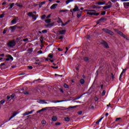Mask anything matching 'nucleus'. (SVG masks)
<instances>
[{
  "instance_id": "f257e3e1",
  "label": "nucleus",
  "mask_w": 129,
  "mask_h": 129,
  "mask_svg": "<svg viewBox=\"0 0 129 129\" xmlns=\"http://www.w3.org/2000/svg\"><path fill=\"white\" fill-rule=\"evenodd\" d=\"M8 47H10V48H13V47H15L16 45V42L14 40H12L9 41L7 44Z\"/></svg>"
},
{
  "instance_id": "f03ea898",
  "label": "nucleus",
  "mask_w": 129,
  "mask_h": 129,
  "mask_svg": "<svg viewBox=\"0 0 129 129\" xmlns=\"http://www.w3.org/2000/svg\"><path fill=\"white\" fill-rule=\"evenodd\" d=\"M27 16L29 17H32L33 20L36 21L37 20V16H36L33 12H29L27 14Z\"/></svg>"
},
{
  "instance_id": "7ed1b4c3",
  "label": "nucleus",
  "mask_w": 129,
  "mask_h": 129,
  "mask_svg": "<svg viewBox=\"0 0 129 129\" xmlns=\"http://www.w3.org/2000/svg\"><path fill=\"white\" fill-rule=\"evenodd\" d=\"M114 31L115 32H116V33H117V34H118V35H120V36H121V37H123V38H124V39H126V40H127L126 36L125 35H124V34H123V33H122V32L117 30V29H114Z\"/></svg>"
},
{
  "instance_id": "20e7f679",
  "label": "nucleus",
  "mask_w": 129,
  "mask_h": 129,
  "mask_svg": "<svg viewBox=\"0 0 129 129\" xmlns=\"http://www.w3.org/2000/svg\"><path fill=\"white\" fill-rule=\"evenodd\" d=\"M7 58L6 59V61H10V60H12L13 61V60H14V57H13V56H12V55H10V54H7L6 55Z\"/></svg>"
},
{
  "instance_id": "39448f33",
  "label": "nucleus",
  "mask_w": 129,
  "mask_h": 129,
  "mask_svg": "<svg viewBox=\"0 0 129 129\" xmlns=\"http://www.w3.org/2000/svg\"><path fill=\"white\" fill-rule=\"evenodd\" d=\"M17 114H19V112H14L12 116L10 117V118L9 119L8 121L11 120V119H12V118H14V117H15V116H16V115H17Z\"/></svg>"
},
{
  "instance_id": "423d86ee",
  "label": "nucleus",
  "mask_w": 129,
  "mask_h": 129,
  "mask_svg": "<svg viewBox=\"0 0 129 129\" xmlns=\"http://www.w3.org/2000/svg\"><path fill=\"white\" fill-rule=\"evenodd\" d=\"M18 20L19 19L18 18V17H15L14 19H13L11 21V24H12V25H15V24H17V22H18Z\"/></svg>"
},
{
  "instance_id": "0eeeda50",
  "label": "nucleus",
  "mask_w": 129,
  "mask_h": 129,
  "mask_svg": "<svg viewBox=\"0 0 129 129\" xmlns=\"http://www.w3.org/2000/svg\"><path fill=\"white\" fill-rule=\"evenodd\" d=\"M37 102L38 103H40V104H48V103H47V102L43 100H39L37 101Z\"/></svg>"
},
{
  "instance_id": "6e6552de",
  "label": "nucleus",
  "mask_w": 129,
  "mask_h": 129,
  "mask_svg": "<svg viewBox=\"0 0 129 129\" xmlns=\"http://www.w3.org/2000/svg\"><path fill=\"white\" fill-rule=\"evenodd\" d=\"M35 111V110H32L29 112H26L25 113L23 114V115H29V114H31V113H33Z\"/></svg>"
},
{
  "instance_id": "1a4fd4ad",
  "label": "nucleus",
  "mask_w": 129,
  "mask_h": 129,
  "mask_svg": "<svg viewBox=\"0 0 129 129\" xmlns=\"http://www.w3.org/2000/svg\"><path fill=\"white\" fill-rule=\"evenodd\" d=\"M57 6H58V4H53V5L50 7L51 10H55V9H56V7H57Z\"/></svg>"
},
{
  "instance_id": "9d476101",
  "label": "nucleus",
  "mask_w": 129,
  "mask_h": 129,
  "mask_svg": "<svg viewBox=\"0 0 129 129\" xmlns=\"http://www.w3.org/2000/svg\"><path fill=\"white\" fill-rule=\"evenodd\" d=\"M73 12H78L79 10V8H78V6H75V8L73 10Z\"/></svg>"
},
{
  "instance_id": "9b49d317",
  "label": "nucleus",
  "mask_w": 129,
  "mask_h": 129,
  "mask_svg": "<svg viewBox=\"0 0 129 129\" xmlns=\"http://www.w3.org/2000/svg\"><path fill=\"white\" fill-rule=\"evenodd\" d=\"M88 12H94V16H99V13H96L95 10H88Z\"/></svg>"
},
{
  "instance_id": "f8f14e48",
  "label": "nucleus",
  "mask_w": 129,
  "mask_h": 129,
  "mask_svg": "<svg viewBox=\"0 0 129 129\" xmlns=\"http://www.w3.org/2000/svg\"><path fill=\"white\" fill-rule=\"evenodd\" d=\"M97 5H99V6H103V5H105V1L98 2Z\"/></svg>"
},
{
  "instance_id": "ddd939ff",
  "label": "nucleus",
  "mask_w": 129,
  "mask_h": 129,
  "mask_svg": "<svg viewBox=\"0 0 129 129\" xmlns=\"http://www.w3.org/2000/svg\"><path fill=\"white\" fill-rule=\"evenodd\" d=\"M110 8H111V5L104 6L103 7V9L104 10H107L108 9H110Z\"/></svg>"
},
{
  "instance_id": "4468645a",
  "label": "nucleus",
  "mask_w": 129,
  "mask_h": 129,
  "mask_svg": "<svg viewBox=\"0 0 129 129\" xmlns=\"http://www.w3.org/2000/svg\"><path fill=\"white\" fill-rule=\"evenodd\" d=\"M125 71H126V69H123L122 72H121L119 78H121L122 77V74H123V73H125Z\"/></svg>"
},
{
  "instance_id": "2eb2a0df",
  "label": "nucleus",
  "mask_w": 129,
  "mask_h": 129,
  "mask_svg": "<svg viewBox=\"0 0 129 129\" xmlns=\"http://www.w3.org/2000/svg\"><path fill=\"white\" fill-rule=\"evenodd\" d=\"M16 26H11L10 27V30H11L12 31V32H14V31H15V29L16 28Z\"/></svg>"
},
{
  "instance_id": "dca6fc26",
  "label": "nucleus",
  "mask_w": 129,
  "mask_h": 129,
  "mask_svg": "<svg viewBox=\"0 0 129 129\" xmlns=\"http://www.w3.org/2000/svg\"><path fill=\"white\" fill-rule=\"evenodd\" d=\"M102 119H103V117H101L98 121H97L96 122V124H99V123L100 122V121H101V120H102Z\"/></svg>"
},
{
  "instance_id": "f3484780",
  "label": "nucleus",
  "mask_w": 129,
  "mask_h": 129,
  "mask_svg": "<svg viewBox=\"0 0 129 129\" xmlns=\"http://www.w3.org/2000/svg\"><path fill=\"white\" fill-rule=\"evenodd\" d=\"M102 44H103L105 48H108V44L105 41H103Z\"/></svg>"
},
{
  "instance_id": "a211bd4d",
  "label": "nucleus",
  "mask_w": 129,
  "mask_h": 129,
  "mask_svg": "<svg viewBox=\"0 0 129 129\" xmlns=\"http://www.w3.org/2000/svg\"><path fill=\"white\" fill-rule=\"evenodd\" d=\"M57 116H52V117L51 118V119L53 121H56L57 120Z\"/></svg>"
},
{
  "instance_id": "6ab92c4d",
  "label": "nucleus",
  "mask_w": 129,
  "mask_h": 129,
  "mask_svg": "<svg viewBox=\"0 0 129 129\" xmlns=\"http://www.w3.org/2000/svg\"><path fill=\"white\" fill-rule=\"evenodd\" d=\"M66 32V30H63L59 31V34L60 35H64V34H65Z\"/></svg>"
},
{
  "instance_id": "aec40b11",
  "label": "nucleus",
  "mask_w": 129,
  "mask_h": 129,
  "mask_svg": "<svg viewBox=\"0 0 129 129\" xmlns=\"http://www.w3.org/2000/svg\"><path fill=\"white\" fill-rule=\"evenodd\" d=\"M82 14V12H80V13H78L77 15V18H80V17H81V15Z\"/></svg>"
},
{
  "instance_id": "412c9836",
  "label": "nucleus",
  "mask_w": 129,
  "mask_h": 129,
  "mask_svg": "<svg viewBox=\"0 0 129 129\" xmlns=\"http://www.w3.org/2000/svg\"><path fill=\"white\" fill-rule=\"evenodd\" d=\"M14 6H15V3H12V4H10L9 5V9H13V7H14Z\"/></svg>"
},
{
  "instance_id": "4be33fe9",
  "label": "nucleus",
  "mask_w": 129,
  "mask_h": 129,
  "mask_svg": "<svg viewBox=\"0 0 129 129\" xmlns=\"http://www.w3.org/2000/svg\"><path fill=\"white\" fill-rule=\"evenodd\" d=\"M104 20V19H103V18H101L100 19H99V20H98V21H97V24H99V23H101V21H103Z\"/></svg>"
},
{
  "instance_id": "5701e85b",
  "label": "nucleus",
  "mask_w": 129,
  "mask_h": 129,
  "mask_svg": "<svg viewBox=\"0 0 129 129\" xmlns=\"http://www.w3.org/2000/svg\"><path fill=\"white\" fill-rule=\"evenodd\" d=\"M90 11H89L87 13V15H90V16H94V12H90Z\"/></svg>"
},
{
  "instance_id": "b1692460",
  "label": "nucleus",
  "mask_w": 129,
  "mask_h": 129,
  "mask_svg": "<svg viewBox=\"0 0 129 129\" xmlns=\"http://www.w3.org/2000/svg\"><path fill=\"white\" fill-rule=\"evenodd\" d=\"M76 107H77V106H70L69 108H67V109H71L73 108H76Z\"/></svg>"
},
{
  "instance_id": "393cba45",
  "label": "nucleus",
  "mask_w": 129,
  "mask_h": 129,
  "mask_svg": "<svg viewBox=\"0 0 129 129\" xmlns=\"http://www.w3.org/2000/svg\"><path fill=\"white\" fill-rule=\"evenodd\" d=\"M67 12H68V10H62L59 11V13H66Z\"/></svg>"
},
{
  "instance_id": "a878e982",
  "label": "nucleus",
  "mask_w": 129,
  "mask_h": 129,
  "mask_svg": "<svg viewBox=\"0 0 129 129\" xmlns=\"http://www.w3.org/2000/svg\"><path fill=\"white\" fill-rule=\"evenodd\" d=\"M72 2H73V0H67L66 2V4L67 5H68L69 4H70V3H72Z\"/></svg>"
},
{
  "instance_id": "bb28decb",
  "label": "nucleus",
  "mask_w": 129,
  "mask_h": 129,
  "mask_svg": "<svg viewBox=\"0 0 129 129\" xmlns=\"http://www.w3.org/2000/svg\"><path fill=\"white\" fill-rule=\"evenodd\" d=\"M103 31H104L105 32V33H107V34H108L109 33V30L108 29H103Z\"/></svg>"
},
{
  "instance_id": "cd10ccee",
  "label": "nucleus",
  "mask_w": 129,
  "mask_h": 129,
  "mask_svg": "<svg viewBox=\"0 0 129 129\" xmlns=\"http://www.w3.org/2000/svg\"><path fill=\"white\" fill-rule=\"evenodd\" d=\"M40 41L41 43H43V41H44V37L41 36L40 38Z\"/></svg>"
},
{
  "instance_id": "c85d7f7f",
  "label": "nucleus",
  "mask_w": 129,
  "mask_h": 129,
  "mask_svg": "<svg viewBox=\"0 0 129 129\" xmlns=\"http://www.w3.org/2000/svg\"><path fill=\"white\" fill-rule=\"evenodd\" d=\"M84 60L86 62H88V60H89V58L88 57H86L84 58Z\"/></svg>"
},
{
  "instance_id": "c756f323",
  "label": "nucleus",
  "mask_w": 129,
  "mask_h": 129,
  "mask_svg": "<svg viewBox=\"0 0 129 129\" xmlns=\"http://www.w3.org/2000/svg\"><path fill=\"white\" fill-rule=\"evenodd\" d=\"M63 87H64V88H69V86L66 84H64L63 85Z\"/></svg>"
},
{
  "instance_id": "7c9ffc66",
  "label": "nucleus",
  "mask_w": 129,
  "mask_h": 129,
  "mask_svg": "<svg viewBox=\"0 0 129 129\" xmlns=\"http://www.w3.org/2000/svg\"><path fill=\"white\" fill-rule=\"evenodd\" d=\"M57 22L58 24H60V23H61V25L63 23V22L60 19H59Z\"/></svg>"
},
{
  "instance_id": "2f4dec72",
  "label": "nucleus",
  "mask_w": 129,
  "mask_h": 129,
  "mask_svg": "<svg viewBox=\"0 0 129 129\" xmlns=\"http://www.w3.org/2000/svg\"><path fill=\"white\" fill-rule=\"evenodd\" d=\"M64 120L66 121H69V120H70V118L67 117L64 118Z\"/></svg>"
},
{
  "instance_id": "473e14b6",
  "label": "nucleus",
  "mask_w": 129,
  "mask_h": 129,
  "mask_svg": "<svg viewBox=\"0 0 129 129\" xmlns=\"http://www.w3.org/2000/svg\"><path fill=\"white\" fill-rule=\"evenodd\" d=\"M45 22H46L47 24H49V23L51 22V19L45 20Z\"/></svg>"
},
{
  "instance_id": "72a5a7b5",
  "label": "nucleus",
  "mask_w": 129,
  "mask_h": 129,
  "mask_svg": "<svg viewBox=\"0 0 129 129\" xmlns=\"http://www.w3.org/2000/svg\"><path fill=\"white\" fill-rule=\"evenodd\" d=\"M68 23H69V21H68V22H66L64 24L63 23V22H62V24H61V26H66V25L68 24Z\"/></svg>"
},
{
  "instance_id": "f704fd0d",
  "label": "nucleus",
  "mask_w": 129,
  "mask_h": 129,
  "mask_svg": "<svg viewBox=\"0 0 129 129\" xmlns=\"http://www.w3.org/2000/svg\"><path fill=\"white\" fill-rule=\"evenodd\" d=\"M124 6H126V7H129V2L124 3Z\"/></svg>"
},
{
  "instance_id": "c9c22d12",
  "label": "nucleus",
  "mask_w": 129,
  "mask_h": 129,
  "mask_svg": "<svg viewBox=\"0 0 129 129\" xmlns=\"http://www.w3.org/2000/svg\"><path fill=\"white\" fill-rule=\"evenodd\" d=\"M44 4H45V2L41 3L39 5V8H42V5H44Z\"/></svg>"
},
{
  "instance_id": "e433bc0d",
  "label": "nucleus",
  "mask_w": 129,
  "mask_h": 129,
  "mask_svg": "<svg viewBox=\"0 0 129 129\" xmlns=\"http://www.w3.org/2000/svg\"><path fill=\"white\" fill-rule=\"evenodd\" d=\"M5 102H6V101L5 100H2L0 101L1 104H4V103H5Z\"/></svg>"
},
{
  "instance_id": "4c0bfd02",
  "label": "nucleus",
  "mask_w": 129,
  "mask_h": 129,
  "mask_svg": "<svg viewBox=\"0 0 129 129\" xmlns=\"http://www.w3.org/2000/svg\"><path fill=\"white\" fill-rule=\"evenodd\" d=\"M84 82H85V81H84L83 79H81V80H80V83H81V84H84Z\"/></svg>"
},
{
  "instance_id": "58836bf2",
  "label": "nucleus",
  "mask_w": 129,
  "mask_h": 129,
  "mask_svg": "<svg viewBox=\"0 0 129 129\" xmlns=\"http://www.w3.org/2000/svg\"><path fill=\"white\" fill-rule=\"evenodd\" d=\"M41 123H42V124H46V120H43L41 121Z\"/></svg>"
},
{
  "instance_id": "ea45409f",
  "label": "nucleus",
  "mask_w": 129,
  "mask_h": 129,
  "mask_svg": "<svg viewBox=\"0 0 129 129\" xmlns=\"http://www.w3.org/2000/svg\"><path fill=\"white\" fill-rule=\"evenodd\" d=\"M8 31V28H5L3 31V34H6Z\"/></svg>"
},
{
  "instance_id": "a19ab883",
  "label": "nucleus",
  "mask_w": 129,
  "mask_h": 129,
  "mask_svg": "<svg viewBox=\"0 0 129 129\" xmlns=\"http://www.w3.org/2000/svg\"><path fill=\"white\" fill-rule=\"evenodd\" d=\"M108 34H109L110 35H111L112 36L114 35L113 32L111 31L110 30H109Z\"/></svg>"
},
{
  "instance_id": "79ce46f5",
  "label": "nucleus",
  "mask_w": 129,
  "mask_h": 129,
  "mask_svg": "<svg viewBox=\"0 0 129 129\" xmlns=\"http://www.w3.org/2000/svg\"><path fill=\"white\" fill-rule=\"evenodd\" d=\"M48 108H49V107H45L44 108H42L41 109L42 111H44V110H47V109H48Z\"/></svg>"
},
{
  "instance_id": "37998d69",
  "label": "nucleus",
  "mask_w": 129,
  "mask_h": 129,
  "mask_svg": "<svg viewBox=\"0 0 129 129\" xmlns=\"http://www.w3.org/2000/svg\"><path fill=\"white\" fill-rule=\"evenodd\" d=\"M63 101H64V100L56 101L54 102V103H57L58 102H63Z\"/></svg>"
},
{
  "instance_id": "c03bdc74",
  "label": "nucleus",
  "mask_w": 129,
  "mask_h": 129,
  "mask_svg": "<svg viewBox=\"0 0 129 129\" xmlns=\"http://www.w3.org/2000/svg\"><path fill=\"white\" fill-rule=\"evenodd\" d=\"M17 7H19V8H22L23 7V5H20V4H16Z\"/></svg>"
},
{
  "instance_id": "a18cd8bd",
  "label": "nucleus",
  "mask_w": 129,
  "mask_h": 129,
  "mask_svg": "<svg viewBox=\"0 0 129 129\" xmlns=\"http://www.w3.org/2000/svg\"><path fill=\"white\" fill-rule=\"evenodd\" d=\"M14 97H15V95L14 94H12L10 96V98H11V99H13V98H14Z\"/></svg>"
},
{
  "instance_id": "49530a36",
  "label": "nucleus",
  "mask_w": 129,
  "mask_h": 129,
  "mask_svg": "<svg viewBox=\"0 0 129 129\" xmlns=\"http://www.w3.org/2000/svg\"><path fill=\"white\" fill-rule=\"evenodd\" d=\"M45 18H46V15H43L42 17H41V19L42 20H44V19H45Z\"/></svg>"
},
{
  "instance_id": "de8ad7c7",
  "label": "nucleus",
  "mask_w": 129,
  "mask_h": 129,
  "mask_svg": "<svg viewBox=\"0 0 129 129\" xmlns=\"http://www.w3.org/2000/svg\"><path fill=\"white\" fill-rule=\"evenodd\" d=\"M37 53L38 54H43V51H42V50H40V51H37Z\"/></svg>"
},
{
  "instance_id": "09e8293b",
  "label": "nucleus",
  "mask_w": 129,
  "mask_h": 129,
  "mask_svg": "<svg viewBox=\"0 0 129 129\" xmlns=\"http://www.w3.org/2000/svg\"><path fill=\"white\" fill-rule=\"evenodd\" d=\"M47 32H48V30H44L42 31V33H47Z\"/></svg>"
},
{
  "instance_id": "8fccbe9b",
  "label": "nucleus",
  "mask_w": 129,
  "mask_h": 129,
  "mask_svg": "<svg viewBox=\"0 0 129 129\" xmlns=\"http://www.w3.org/2000/svg\"><path fill=\"white\" fill-rule=\"evenodd\" d=\"M48 57H49V58H51V59H52V58H53V55H52V54H49V55H48Z\"/></svg>"
},
{
  "instance_id": "3c124183",
  "label": "nucleus",
  "mask_w": 129,
  "mask_h": 129,
  "mask_svg": "<svg viewBox=\"0 0 129 129\" xmlns=\"http://www.w3.org/2000/svg\"><path fill=\"white\" fill-rule=\"evenodd\" d=\"M4 65H6V63L4 62L1 64L0 67H2V66H4Z\"/></svg>"
},
{
  "instance_id": "603ef678",
  "label": "nucleus",
  "mask_w": 129,
  "mask_h": 129,
  "mask_svg": "<svg viewBox=\"0 0 129 129\" xmlns=\"http://www.w3.org/2000/svg\"><path fill=\"white\" fill-rule=\"evenodd\" d=\"M4 16H5V15H4V14H1V15H0V18H4Z\"/></svg>"
},
{
  "instance_id": "864d4df0",
  "label": "nucleus",
  "mask_w": 129,
  "mask_h": 129,
  "mask_svg": "<svg viewBox=\"0 0 129 129\" xmlns=\"http://www.w3.org/2000/svg\"><path fill=\"white\" fill-rule=\"evenodd\" d=\"M28 40H29V39L26 38V39H23V41H24V42H27V41H28Z\"/></svg>"
},
{
  "instance_id": "5fc2aeb1",
  "label": "nucleus",
  "mask_w": 129,
  "mask_h": 129,
  "mask_svg": "<svg viewBox=\"0 0 129 129\" xmlns=\"http://www.w3.org/2000/svg\"><path fill=\"white\" fill-rule=\"evenodd\" d=\"M94 99H95V101H97V100H98V98H97V97H95Z\"/></svg>"
},
{
  "instance_id": "6e6d98bb",
  "label": "nucleus",
  "mask_w": 129,
  "mask_h": 129,
  "mask_svg": "<svg viewBox=\"0 0 129 129\" xmlns=\"http://www.w3.org/2000/svg\"><path fill=\"white\" fill-rule=\"evenodd\" d=\"M53 69H58V67H52Z\"/></svg>"
},
{
  "instance_id": "4d7b16f0",
  "label": "nucleus",
  "mask_w": 129,
  "mask_h": 129,
  "mask_svg": "<svg viewBox=\"0 0 129 129\" xmlns=\"http://www.w3.org/2000/svg\"><path fill=\"white\" fill-rule=\"evenodd\" d=\"M55 124H56V125H60V124H61V123H60V122H56L55 123Z\"/></svg>"
},
{
  "instance_id": "13d9d810",
  "label": "nucleus",
  "mask_w": 129,
  "mask_h": 129,
  "mask_svg": "<svg viewBox=\"0 0 129 129\" xmlns=\"http://www.w3.org/2000/svg\"><path fill=\"white\" fill-rule=\"evenodd\" d=\"M101 14L103 16V15H105L106 13L105 11H103Z\"/></svg>"
},
{
  "instance_id": "bf43d9fd",
  "label": "nucleus",
  "mask_w": 129,
  "mask_h": 129,
  "mask_svg": "<svg viewBox=\"0 0 129 129\" xmlns=\"http://www.w3.org/2000/svg\"><path fill=\"white\" fill-rule=\"evenodd\" d=\"M54 23H51L50 24H49V26H50L51 27H53V26H54Z\"/></svg>"
},
{
  "instance_id": "052dcab7",
  "label": "nucleus",
  "mask_w": 129,
  "mask_h": 129,
  "mask_svg": "<svg viewBox=\"0 0 129 129\" xmlns=\"http://www.w3.org/2000/svg\"><path fill=\"white\" fill-rule=\"evenodd\" d=\"M24 94H25V95L29 94V92H24Z\"/></svg>"
},
{
  "instance_id": "680f3d73",
  "label": "nucleus",
  "mask_w": 129,
  "mask_h": 129,
  "mask_svg": "<svg viewBox=\"0 0 129 129\" xmlns=\"http://www.w3.org/2000/svg\"><path fill=\"white\" fill-rule=\"evenodd\" d=\"M28 68H29V69H33V67L32 66H28Z\"/></svg>"
},
{
  "instance_id": "e2e57ef3",
  "label": "nucleus",
  "mask_w": 129,
  "mask_h": 129,
  "mask_svg": "<svg viewBox=\"0 0 129 129\" xmlns=\"http://www.w3.org/2000/svg\"><path fill=\"white\" fill-rule=\"evenodd\" d=\"M121 118H117L115 120L116 121H118V120H119V119H120Z\"/></svg>"
},
{
  "instance_id": "0e129e2a",
  "label": "nucleus",
  "mask_w": 129,
  "mask_h": 129,
  "mask_svg": "<svg viewBox=\"0 0 129 129\" xmlns=\"http://www.w3.org/2000/svg\"><path fill=\"white\" fill-rule=\"evenodd\" d=\"M78 114H82V111H80L78 112Z\"/></svg>"
},
{
  "instance_id": "69168bd1",
  "label": "nucleus",
  "mask_w": 129,
  "mask_h": 129,
  "mask_svg": "<svg viewBox=\"0 0 129 129\" xmlns=\"http://www.w3.org/2000/svg\"><path fill=\"white\" fill-rule=\"evenodd\" d=\"M57 50H58V51H63V49H61V48H58L57 49Z\"/></svg>"
},
{
  "instance_id": "338daca9",
  "label": "nucleus",
  "mask_w": 129,
  "mask_h": 129,
  "mask_svg": "<svg viewBox=\"0 0 129 129\" xmlns=\"http://www.w3.org/2000/svg\"><path fill=\"white\" fill-rule=\"evenodd\" d=\"M103 95H105V91H103Z\"/></svg>"
},
{
  "instance_id": "774afa93",
  "label": "nucleus",
  "mask_w": 129,
  "mask_h": 129,
  "mask_svg": "<svg viewBox=\"0 0 129 129\" xmlns=\"http://www.w3.org/2000/svg\"><path fill=\"white\" fill-rule=\"evenodd\" d=\"M11 98V97L9 96H7V99H10Z\"/></svg>"
}]
</instances>
